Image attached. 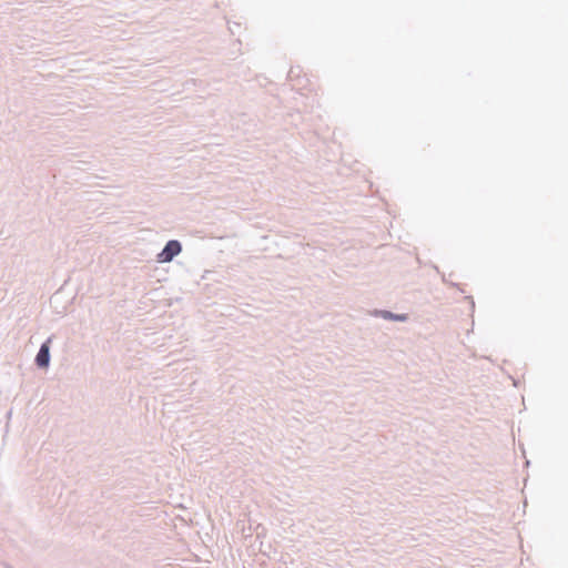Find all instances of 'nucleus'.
I'll return each mask as SVG.
<instances>
[{
    "label": "nucleus",
    "instance_id": "obj_1",
    "mask_svg": "<svg viewBox=\"0 0 568 568\" xmlns=\"http://www.w3.org/2000/svg\"><path fill=\"white\" fill-rule=\"evenodd\" d=\"M181 252V244L178 241H170L160 254L163 262H170Z\"/></svg>",
    "mask_w": 568,
    "mask_h": 568
},
{
    "label": "nucleus",
    "instance_id": "obj_2",
    "mask_svg": "<svg viewBox=\"0 0 568 568\" xmlns=\"http://www.w3.org/2000/svg\"><path fill=\"white\" fill-rule=\"evenodd\" d=\"M49 345L48 343H44L42 344L37 357H36V361H37V364L38 366L40 367H47L48 364H49Z\"/></svg>",
    "mask_w": 568,
    "mask_h": 568
}]
</instances>
